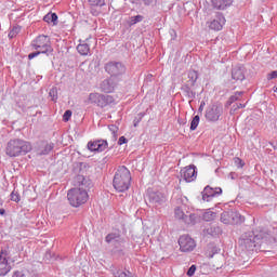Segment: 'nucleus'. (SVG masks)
<instances>
[{"instance_id":"09e8293b","label":"nucleus","mask_w":277,"mask_h":277,"mask_svg":"<svg viewBox=\"0 0 277 277\" xmlns=\"http://www.w3.org/2000/svg\"><path fill=\"white\" fill-rule=\"evenodd\" d=\"M277 78V70L272 71L271 74H268L267 79L271 81L272 79H276Z\"/></svg>"},{"instance_id":"ddd939ff","label":"nucleus","mask_w":277,"mask_h":277,"mask_svg":"<svg viewBox=\"0 0 277 277\" xmlns=\"http://www.w3.org/2000/svg\"><path fill=\"white\" fill-rule=\"evenodd\" d=\"M179 246L182 252H192L196 248V241L194 238L183 235L179 239Z\"/></svg>"},{"instance_id":"412c9836","label":"nucleus","mask_w":277,"mask_h":277,"mask_svg":"<svg viewBox=\"0 0 277 277\" xmlns=\"http://www.w3.org/2000/svg\"><path fill=\"white\" fill-rule=\"evenodd\" d=\"M230 216L232 226H238L239 224H243L246 222V217L238 212L232 211Z\"/></svg>"},{"instance_id":"13d9d810","label":"nucleus","mask_w":277,"mask_h":277,"mask_svg":"<svg viewBox=\"0 0 277 277\" xmlns=\"http://www.w3.org/2000/svg\"><path fill=\"white\" fill-rule=\"evenodd\" d=\"M220 252V249H217L216 247H214L213 249V254H217Z\"/></svg>"},{"instance_id":"7c9ffc66","label":"nucleus","mask_w":277,"mask_h":277,"mask_svg":"<svg viewBox=\"0 0 277 277\" xmlns=\"http://www.w3.org/2000/svg\"><path fill=\"white\" fill-rule=\"evenodd\" d=\"M196 220H198V215L190 213L186 214L184 223L185 224H196Z\"/></svg>"},{"instance_id":"f8f14e48","label":"nucleus","mask_w":277,"mask_h":277,"mask_svg":"<svg viewBox=\"0 0 277 277\" xmlns=\"http://www.w3.org/2000/svg\"><path fill=\"white\" fill-rule=\"evenodd\" d=\"M108 146H109V143H107V140L90 141L87 144V148L91 153H103V151L107 150Z\"/></svg>"},{"instance_id":"a211bd4d","label":"nucleus","mask_w":277,"mask_h":277,"mask_svg":"<svg viewBox=\"0 0 277 277\" xmlns=\"http://www.w3.org/2000/svg\"><path fill=\"white\" fill-rule=\"evenodd\" d=\"M75 183L78 185V189H85L92 187V181L83 175H77L75 177Z\"/></svg>"},{"instance_id":"5701e85b","label":"nucleus","mask_w":277,"mask_h":277,"mask_svg":"<svg viewBox=\"0 0 277 277\" xmlns=\"http://www.w3.org/2000/svg\"><path fill=\"white\" fill-rule=\"evenodd\" d=\"M196 81H198V71L196 70H189L188 71V80L186 82V85H196Z\"/></svg>"},{"instance_id":"bf43d9fd","label":"nucleus","mask_w":277,"mask_h":277,"mask_svg":"<svg viewBox=\"0 0 277 277\" xmlns=\"http://www.w3.org/2000/svg\"><path fill=\"white\" fill-rule=\"evenodd\" d=\"M122 246H124V243H117V247H115V248H116V250H118V248H122Z\"/></svg>"},{"instance_id":"e433bc0d","label":"nucleus","mask_w":277,"mask_h":277,"mask_svg":"<svg viewBox=\"0 0 277 277\" xmlns=\"http://www.w3.org/2000/svg\"><path fill=\"white\" fill-rule=\"evenodd\" d=\"M90 5L103 8L105 5V0H88Z\"/></svg>"},{"instance_id":"680f3d73","label":"nucleus","mask_w":277,"mask_h":277,"mask_svg":"<svg viewBox=\"0 0 277 277\" xmlns=\"http://www.w3.org/2000/svg\"><path fill=\"white\" fill-rule=\"evenodd\" d=\"M216 228H217V233H220V230H221L220 227H216Z\"/></svg>"},{"instance_id":"b1692460","label":"nucleus","mask_w":277,"mask_h":277,"mask_svg":"<svg viewBox=\"0 0 277 277\" xmlns=\"http://www.w3.org/2000/svg\"><path fill=\"white\" fill-rule=\"evenodd\" d=\"M57 13L50 12L47 15H44L43 21L44 23L57 25Z\"/></svg>"},{"instance_id":"5fc2aeb1","label":"nucleus","mask_w":277,"mask_h":277,"mask_svg":"<svg viewBox=\"0 0 277 277\" xmlns=\"http://www.w3.org/2000/svg\"><path fill=\"white\" fill-rule=\"evenodd\" d=\"M246 107V104H237L238 109H243Z\"/></svg>"},{"instance_id":"4468645a","label":"nucleus","mask_w":277,"mask_h":277,"mask_svg":"<svg viewBox=\"0 0 277 277\" xmlns=\"http://www.w3.org/2000/svg\"><path fill=\"white\" fill-rule=\"evenodd\" d=\"M100 90L101 92H104L105 94H111L116 90V82L114 81V78H106L100 83Z\"/></svg>"},{"instance_id":"49530a36","label":"nucleus","mask_w":277,"mask_h":277,"mask_svg":"<svg viewBox=\"0 0 277 277\" xmlns=\"http://www.w3.org/2000/svg\"><path fill=\"white\" fill-rule=\"evenodd\" d=\"M129 142V140H127L126 136H120L118 140V145L122 146V144H127Z\"/></svg>"},{"instance_id":"8fccbe9b","label":"nucleus","mask_w":277,"mask_h":277,"mask_svg":"<svg viewBox=\"0 0 277 277\" xmlns=\"http://www.w3.org/2000/svg\"><path fill=\"white\" fill-rule=\"evenodd\" d=\"M169 32H170V36H171V40H176V30L170 29Z\"/></svg>"},{"instance_id":"0e129e2a","label":"nucleus","mask_w":277,"mask_h":277,"mask_svg":"<svg viewBox=\"0 0 277 277\" xmlns=\"http://www.w3.org/2000/svg\"><path fill=\"white\" fill-rule=\"evenodd\" d=\"M80 166H83V162H80Z\"/></svg>"},{"instance_id":"f257e3e1","label":"nucleus","mask_w":277,"mask_h":277,"mask_svg":"<svg viewBox=\"0 0 277 277\" xmlns=\"http://www.w3.org/2000/svg\"><path fill=\"white\" fill-rule=\"evenodd\" d=\"M31 153V143L21 138H11L5 146L8 157H21Z\"/></svg>"},{"instance_id":"72a5a7b5","label":"nucleus","mask_w":277,"mask_h":277,"mask_svg":"<svg viewBox=\"0 0 277 277\" xmlns=\"http://www.w3.org/2000/svg\"><path fill=\"white\" fill-rule=\"evenodd\" d=\"M174 213L177 220H183L185 222V217L187 214L183 212V209H181V207L175 208Z\"/></svg>"},{"instance_id":"c756f323","label":"nucleus","mask_w":277,"mask_h":277,"mask_svg":"<svg viewBox=\"0 0 277 277\" xmlns=\"http://www.w3.org/2000/svg\"><path fill=\"white\" fill-rule=\"evenodd\" d=\"M12 272V266L10 264H0V276H8Z\"/></svg>"},{"instance_id":"a19ab883","label":"nucleus","mask_w":277,"mask_h":277,"mask_svg":"<svg viewBox=\"0 0 277 277\" xmlns=\"http://www.w3.org/2000/svg\"><path fill=\"white\" fill-rule=\"evenodd\" d=\"M108 129L113 133L114 138L117 140V137H118V128L116 127V124L109 126Z\"/></svg>"},{"instance_id":"37998d69","label":"nucleus","mask_w":277,"mask_h":277,"mask_svg":"<svg viewBox=\"0 0 277 277\" xmlns=\"http://www.w3.org/2000/svg\"><path fill=\"white\" fill-rule=\"evenodd\" d=\"M49 94H50L52 101H57V89L50 90Z\"/></svg>"},{"instance_id":"0eeeda50","label":"nucleus","mask_w":277,"mask_h":277,"mask_svg":"<svg viewBox=\"0 0 277 277\" xmlns=\"http://www.w3.org/2000/svg\"><path fill=\"white\" fill-rule=\"evenodd\" d=\"M223 114L224 106L220 103H214L207 107L205 116L208 122H217Z\"/></svg>"},{"instance_id":"6ab92c4d","label":"nucleus","mask_w":277,"mask_h":277,"mask_svg":"<svg viewBox=\"0 0 277 277\" xmlns=\"http://www.w3.org/2000/svg\"><path fill=\"white\" fill-rule=\"evenodd\" d=\"M232 79H234V81H243V79H246L243 67H234L232 69Z\"/></svg>"},{"instance_id":"cd10ccee","label":"nucleus","mask_w":277,"mask_h":277,"mask_svg":"<svg viewBox=\"0 0 277 277\" xmlns=\"http://www.w3.org/2000/svg\"><path fill=\"white\" fill-rule=\"evenodd\" d=\"M42 146L43 148L39 150V155H49L54 148V145L49 143H43Z\"/></svg>"},{"instance_id":"6e6d98bb","label":"nucleus","mask_w":277,"mask_h":277,"mask_svg":"<svg viewBox=\"0 0 277 277\" xmlns=\"http://www.w3.org/2000/svg\"><path fill=\"white\" fill-rule=\"evenodd\" d=\"M230 105H233V103L229 100H227V102L225 103V107H230Z\"/></svg>"},{"instance_id":"a18cd8bd","label":"nucleus","mask_w":277,"mask_h":277,"mask_svg":"<svg viewBox=\"0 0 277 277\" xmlns=\"http://www.w3.org/2000/svg\"><path fill=\"white\" fill-rule=\"evenodd\" d=\"M141 1L146 6L155 5V3H157V0H141Z\"/></svg>"},{"instance_id":"c85d7f7f","label":"nucleus","mask_w":277,"mask_h":277,"mask_svg":"<svg viewBox=\"0 0 277 277\" xmlns=\"http://www.w3.org/2000/svg\"><path fill=\"white\" fill-rule=\"evenodd\" d=\"M232 213H233V211H225V212L221 213V222L223 224H230Z\"/></svg>"},{"instance_id":"4c0bfd02","label":"nucleus","mask_w":277,"mask_h":277,"mask_svg":"<svg viewBox=\"0 0 277 277\" xmlns=\"http://www.w3.org/2000/svg\"><path fill=\"white\" fill-rule=\"evenodd\" d=\"M10 196L12 202H21V194L17 190H13Z\"/></svg>"},{"instance_id":"f03ea898","label":"nucleus","mask_w":277,"mask_h":277,"mask_svg":"<svg viewBox=\"0 0 277 277\" xmlns=\"http://www.w3.org/2000/svg\"><path fill=\"white\" fill-rule=\"evenodd\" d=\"M113 186L119 193L128 192L129 187H131V171L127 167L121 166L117 169L114 175Z\"/></svg>"},{"instance_id":"f3484780","label":"nucleus","mask_w":277,"mask_h":277,"mask_svg":"<svg viewBox=\"0 0 277 277\" xmlns=\"http://www.w3.org/2000/svg\"><path fill=\"white\" fill-rule=\"evenodd\" d=\"M110 272L114 277H137L135 273H131V271L120 266H111Z\"/></svg>"},{"instance_id":"c03bdc74","label":"nucleus","mask_w":277,"mask_h":277,"mask_svg":"<svg viewBox=\"0 0 277 277\" xmlns=\"http://www.w3.org/2000/svg\"><path fill=\"white\" fill-rule=\"evenodd\" d=\"M38 55H42V52L40 50H37L36 52H31L28 54V60H34L35 57H38Z\"/></svg>"},{"instance_id":"20e7f679","label":"nucleus","mask_w":277,"mask_h":277,"mask_svg":"<svg viewBox=\"0 0 277 277\" xmlns=\"http://www.w3.org/2000/svg\"><path fill=\"white\" fill-rule=\"evenodd\" d=\"M30 47L35 49V51H40L42 55H53V47L51 45V39L49 36L39 35L36 39H34L30 43Z\"/></svg>"},{"instance_id":"4d7b16f0","label":"nucleus","mask_w":277,"mask_h":277,"mask_svg":"<svg viewBox=\"0 0 277 277\" xmlns=\"http://www.w3.org/2000/svg\"><path fill=\"white\" fill-rule=\"evenodd\" d=\"M0 215H5V209L0 208Z\"/></svg>"},{"instance_id":"393cba45","label":"nucleus","mask_w":277,"mask_h":277,"mask_svg":"<svg viewBox=\"0 0 277 277\" xmlns=\"http://www.w3.org/2000/svg\"><path fill=\"white\" fill-rule=\"evenodd\" d=\"M9 256H10V251H8V249H1L0 265H10V262H8Z\"/></svg>"},{"instance_id":"1a4fd4ad","label":"nucleus","mask_w":277,"mask_h":277,"mask_svg":"<svg viewBox=\"0 0 277 277\" xmlns=\"http://www.w3.org/2000/svg\"><path fill=\"white\" fill-rule=\"evenodd\" d=\"M180 174H181V179H184V181L186 183H192V182L196 181V179L198 176V171L196 170L195 164H190L188 167L183 168L180 171Z\"/></svg>"},{"instance_id":"603ef678","label":"nucleus","mask_w":277,"mask_h":277,"mask_svg":"<svg viewBox=\"0 0 277 277\" xmlns=\"http://www.w3.org/2000/svg\"><path fill=\"white\" fill-rule=\"evenodd\" d=\"M25 274H22L19 271H15L12 275V277H24Z\"/></svg>"},{"instance_id":"4be33fe9","label":"nucleus","mask_w":277,"mask_h":277,"mask_svg":"<svg viewBox=\"0 0 277 277\" xmlns=\"http://www.w3.org/2000/svg\"><path fill=\"white\" fill-rule=\"evenodd\" d=\"M192 88H194V87L190 84H184L182 87V91L184 92V94L187 98H196V92L194 90H192Z\"/></svg>"},{"instance_id":"ea45409f","label":"nucleus","mask_w":277,"mask_h":277,"mask_svg":"<svg viewBox=\"0 0 277 277\" xmlns=\"http://www.w3.org/2000/svg\"><path fill=\"white\" fill-rule=\"evenodd\" d=\"M70 118H72V110L67 109L63 115V120H64V122H68V120H70Z\"/></svg>"},{"instance_id":"dca6fc26","label":"nucleus","mask_w":277,"mask_h":277,"mask_svg":"<svg viewBox=\"0 0 277 277\" xmlns=\"http://www.w3.org/2000/svg\"><path fill=\"white\" fill-rule=\"evenodd\" d=\"M148 198L150 205L154 207H161V205L166 202V196H163V193L161 192L150 193Z\"/></svg>"},{"instance_id":"7ed1b4c3","label":"nucleus","mask_w":277,"mask_h":277,"mask_svg":"<svg viewBox=\"0 0 277 277\" xmlns=\"http://www.w3.org/2000/svg\"><path fill=\"white\" fill-rule=\"evenodd\" d=\"M88 190L85 188H71L67 193V199L71 207L76 209L88 202Z\"/></svg>"},{"instance_id":"6e6552de","label":"nucleus","mask_w":277,"mask_h":277,"mask_svg":"<svg viewBox=\"0 0 277 277\" xmlns=\"http://www.w3.org/2000/svg\"><path fill=\"white\" fill-rule=\"evenodd\" d=\"M89 103L92 105H97V107H107V105L114 103V97L111 95H103L101 93H90Z\"/></svg>"},{"instance_id":"69168bd1","label":"nucleus","mask_w":277,"mask_h":277,"mask_svg":"<svg viewBox=\"0 0 277 277\" xmlns=\"http://www.w3.org/2000/svg\"><path fill=\"white\" fill-rule=\"evenodd\" d=\"M262 1H265V0H262Z\"/></svg>"},{"instance_id":"e2e57ef3","label":"nucleus","mask_w":277,"mask_h":277,"mask_svg":"<svg viewBox=\"0 0 277 277\" xmlns=\"http://www.w3.org/2000/svg\"><path fill=\"white\" fill-rule=\"evenodd\" d=\"M210 259H213V254L210 255Z\"/></svg>"},{"instance_id":"aec40b11","label":"nucleus","mask_w":277,"mask_h":277,"mask_svg":"<svg viewBox=\"0 0 277 277\" xmlns=\"http://www.w3.org/2000/svg\"><path fill=\"white\" fill-rule=\"evenodd\" d=\"M214 10H226L233 5V0H212Z\"/></svg>"},{"instance_id":"de8ad7c7","label":"nucleus","mask_w":277,"mask_h":277,"mask_svg":"<svg viewBox=\"0 0 277 277\" xmlns=\"http://www.w3.org/2000/svg\"><path fill=\"white\" fill-rule=\"evenodd\" d=\"M235 163L236 166H238V168H243V166H246V163H243V160H241L240 158H235Z\"/></svg>"},{"instance_id":"864d4df0","label":"nucleus","mask_w":277,"mask_h":277,"mask_svg":"<svg viewBox=\"0 0 277 277\" xmlns=\"http://www.w3.org/2000/svg\"><path fill=\"white\" fill-rule=\"evenodd\" d=\"M237 109H239V108H237V104H234L232 107L230 114H233V111H237Z\"/></svg>"},{"instance_id":"a878e982","label":"nucleus","mask_w":277,"mask_h":277,"mask_svg":"<svg viewBox=\"0 0 277 277\" xmlns=\"http://www.w3.org/2000/svg\"><path fill=\"white\" fill-rule=\"evenodd\" d=\"M77 51L81 55H88L90 53V45L88 43H80L77 45Z\"/></svg>"},{"instance_id":"2f4dec72","label":"nucleus","mask_w":277,"mask_h":277,"mask_svg":"<svg viewBox=\"0 0 277 277\" xmlns=\"http://www.w3.org/2000/svg\"><path fill=\"white\" fill-rule=\"evenodd\" d=\"M142 21H144L143 15L131 16L129 25H130V27H132V25H137V23H142Z\"/></svg>"},{"instance_id":"79ce46f5","label":"nucleus","mask_w":277,"mask_h":277,"mask_svg":"<svg viewBox=\"0 0 277 277\" xmlns=\"http://www.w3.org/2000/svg\"><path fill=\"white\" fill-rule=\"evenodd\" d=\"M194 274H196V265L193 264V265L187 269L186 276L192 277V276H194Z\"/></svg>"},{"instance_id":"c9c22d12","label":"nucleus","mask_w":277,"mask_h":277,"mask_svg":"<svg viewBox=\"0 0 277 277\" xmlns=\"http://www.w3.org/2000/svg\"><path fill=\"white\" fill-rule=\"evenodd\" d=\"M240 96H243V91H237V92H235V94L234 95H232V96H229V101L232 102V103H236V101H239V97Z\"/></svg>"},{"instance_id":"9d476101","label":"nucleus","mask_w":277,"mask_h":277,"mask_svg":"<svg viewBox=\"0 0 277 277\" xmlns=\"http://www.w3.org/2000/svg\"><path fill=\"white\" fill-rule=\"evenodd\" d=\"M201 196H202L203 202H211L213 198H217V196H222V188L220 187L213 188L208 185L201 192Z\"/></svg>"},{"instance_id":"39448f33","label":"nucleus","mask_w":277,"mask_h":277,"mask_svg":"<svg viewBox=\"0 0 277 277\" xmlns=\"http://www.w3.org/2000/svg\"><path fill=\"white\" fill-rule=\"evenodd\" d=\"M259 239H263V234L247 232L241 235L238 243L243 250L252 251L256 248V241H259Z\"/></svg>"},{"instance_id":"9b49d317","label":"nucleus","mask_w":277,"mask_h":277,"mask_svg":"<svg viewBox=\"0 0 277 277\" xmlns=\"http://www.w3.org/2000/svg\"><path fill=\"white\" fill-rule=\"evenodd\" d=\"M207 25L212 31H222L224 25H226V18L222 13H217L213 19L207 22Z\"/></svg>"},{"instance_id":"423d86ee","label":"nucleus","mask_w":277,"mask_h":277,"mask_svg":"<svg viewBox=\"0 0 277 277\" xmlns=\"http://www.w3.org/2000/svg\"><path fill=\"white\" fill-rule=\"evenodd\" d=\"M104 70L110 77H122L127 72V66L122 62L109 61L104 65Z\"/></svg>"},{"instance_id":"f704fd0d","label":"nucleus","mask_w":277,"mask_h":277,"mask_svg":"<svg viewBox=\"0 0 277 277\" xmlns=\"http://www.w3.org/2000/svg\"><path fill=\"white\" fill-rule=\"evenodd\" d=\"M21 34V26H13V28L9 32V38L12 40V38H16Z\"/></svg>"},{"instance_id":"3c124183","label":"nucleus","mask_w":277,"mask_h":277,"mask_svg":"<svg viewBox=\"0 0 277 277\" xmlns=\"http://www.w3.org/2000/svg\"><path fill=\"white\" fill-rule=\"evenodd\" d=\"M205 105H207V104L205 103V101H202V102L200 103L199 108H198L199 114H202V111H205Z\"/></svg>"},{"instance_id":"58836bf2","label":"nucleus","mask_w":277,"mask_h":277,"mask_svg":"<svg viewBox=\"0 0 277 277\" xmlns=\"http://www.w3.org/2000/svg\"><path fill=\"white\" fill-rule=\"evenodd\" d=\"M146 116V113H140L133 120L134 127H137L142 122V119Z\"/></svg>"},{"instance_id":"473e14b6","label":"nucleus","mask_w":277,"mask_h":277,"mask_svg":"<svg viewBox=\"0 0 277 277\" xmlns=\"http://www.w3.org/2000/svg\"><path fill=\"white\" fill-rule=\"evenodd\" d=\"M198 124H200V116L196 115L190 122V131H196Z\"/></svg>"},{"instance_id":"052dcab7","label":"nucleus","mask_w":277,"mask_h":277,"mask_svg":"<svg viewBox=\"0 0 277 277\" xmlns=\"http://www.w3.org/2000/svg\"><path fill=\"white\" fill-rule=\"evenodd\" d=\"M117 252H121V254H124V251L122 249L117 250Z\"/></svg>"},{"instance_id":"bb28decb","label":"nucleus","mask_w":277,"mask_h":277,"mask_svg":"<svg viewBox=\"0 0 277 277\" xmlns=\"http://www.w3.org/2000/svg\"><path fill=\"white\" fill-rule=\"evenodd\" d=\"M217 216V214L211 210H207L203 214H202V220H205V222H213V220H215V217Z\"/></svg>"},{"instance_id":"2eb2a0df","label":"nucleus","mask_w":277,"mask_h":277,"mask_svg":"<svg viewBox=\"0 0 277 277\" xmlns=\"http://www.w3.org/2000/svg\"><path fill=\"white\" fill-rule=\"evenodd\" d=\"M106 243H110L114 248H118V243H126L127 240L118 233H110L105 238Z\"/></svg>"}]
</instances>
